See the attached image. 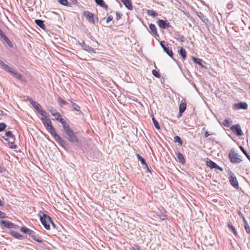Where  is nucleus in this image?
Segmentation results:
<instances>
[{
    "label": "nucleus",
    "mask_w": 250,
    "mask_h": 250,
    "mask_svg": "<svg viewBox=\"0 0 250 250\" xmlns=\"http://www.w3.org/2000/svg\"><path fill=\"white\" fill-rule=\"evenodd\" d=\"M11 71H9L8 72L12 74L16 79H19L21 81H24V79L23 77L18 72L16 71L14 69L12 68L11 69Z\"/></svg>",
    "instance_id": "ddd939ff"
},
{
    "label": "nucleus",
    "mask_w": 250,
    "mask_h": 250,
    "mask_svg": "<svg viewBox=\"0 0 250 250\" xmlns=\"http://www.w3.org/2000/svg\"><path fill=\"white\" fill-rule=\"evenodd\" d=\"M134 250H141L139 247L135 246V248H134Z\"/></svg>",
    "instance_id": "bf43d9fd"
},
{
    "label": "nucleus",
    "mask_w": 250,
    "mask_h": 250,
    "mask_svg": "<svg viewBox=\"0 0 250 250\" xmlns=\"http://www.w3.org/2000/svg\"><path fill=\"white\" fill-rule=\"evenodd\" d=\"M0 36H1V38L2 39L4 36H5L6 35L3 33V32L0 29Z\"/></svg>",
    "instance_id": "5fc2aeb1"
},
{
    "label": "nucleus",
    "mask_w": 250,
    "mask_h": 250,
    "mask_svg": "<svg viewBox=\"0 0 250 250\" xmlns=\"http://www.w3.org/2000/svg\"><path fill=\"white\" fill-rule=\"evenodd\" d=\"M36 24L39 26L41 28L44 29L45 28L43 21L41 20H36L35 21Z\"/></svg>",
    "instance_id": "a878e982"
},
{
    "label": "nucleus",
    "mask_w": 250,
    "mask_h": 250,
    "mask_svg": "<svg viewBox=\"0 0 250 250\" xmlns=\"http://www.w3.org/2000/svg\"><path fill=\"white\" fill-rule=\"evenodd\" d=\"M5 135L6 137L12 139L14 140V135L12 132L10 131H7L5 132Z\"/></svg>",
    "instance_id": "e433bc0d"
},
{
    "label": "nucleus",
    "mask_w": 250,
    "mask_h": 250,
    "mask_svg": "<svg viewBox=\"0 0 250 250\" xmlns=\"http://www.w3.org/2000/svg\"><path fill=\"white\" fill-rule=\"evenodd\" d=\"M116 20H119V19H121L122 15L119 12H116Z\"/></svg>",
    "instance_id": "09e8293b"
},
{
    "label": "nucleus",
    "mask_w": 250,
    "mask_h": 250,
    "mask_svg": "<svg viewBox=\"0 0 250 250\" xmlns=\"http://www.w3.org/2000/svg\"><path fill=\"white\" fill-rule=\"evenodd\" d=\"M78 44L80 46H81L83 49L85 51L88 52H92L93 53H96L94 49L90 47L89 45H87L86 43H85V42H83L82 43H81L80 42H78Z\"/></svg>",
    "instance_id": "9b49d317"
},
{
    "label": "nucleus",
    "mask_w": 250,
    "mask_h": 250,
    "mask_svg": "<svg viewBox=\"0 0 250 250\" xmlns=\"http://www.w3.org/2000/svg\"><path fill=\"white\" fill-rule=\"evenodd\" d=\"M6 127V125L4 123H0V132L2 131L5 129Z\"/></svg>",
    "instance_id": "c03bdc74"
},
{
    "label": "nucleus",
    "mask_w": 250,
    "mask_h": 250,
    "mask_svg": "<svg viewBox=\"0 0 250 250\" xmlns=\"http://www.w3.org/2000/svg\"><path fill=\"white\" fill-rule=\"evenodd\" d=\"M40 221L46 229H50V223H52V220L51 217L48 215L43 213L42 216H40Z\"/></svg>",
    "instance_id": "f03ea898"
},
{
    "label": "nucleus",
    "mask_w": 250,
    "mask_h": 250,
    "mask_svg": "<svg viewBox=\"0 0 250 250\" xmlns=\"http://www.w3.org/2000/svg\"><path fill=\"white\" fill-rule=\"evenodd\" d=\"M83 15L89 21L91 22L93 24L95 23V17L94 14L88 11H85L83 12Z\"/></svg>",
    "instance_id": "0eeeda50"
},
{
    "label": "nucleus",
    "mask_w": 250,
    "mask_h": 250,
    "mask_svg": "<svg viewBox=\"0 0 250 250\" xmlns=\"http://www.w3.org/2000/svg\"><path fill=\"white\" fill-rule=\"evenodd\" d=\"M149 27L150 30H151V32L153 34V36L156 38L159 37V35L157 33V29L156 28L155 25L152 23H151L149 25Z\"/></svg>",
    "instance_id": "dca6fc26"
},
{
    "label": "nucleus",
    "mask_w": 250,
    "mask_h": 250,
    "mask_svg": "<svg viewBox=\"0 0 250 250\" xmlns=\"http://www.w3.org/2000/svg\"><path fill=\"white\" fill-rule=\"evenodd\" d=\"M152 73L156 78H160L161 77V75L159 72L156 71V70H153L152 71Z\"/></svg>",
    "instance_id": "79ce46f5"
},
{
    "label": "nucleus",
    "mask_w": 250,
    "mask_h": 250,
    "mask_svg": "<svg viewBox=\"0 0 250 250\" xmlns=\"http://www.w3.org/2000/svg\"><path fill=\"white\" fill-rule=\"evenodd\" d=\"M192 61L195 63L198 64L199 65H200L202 67H203V64L202 63V60H201L200 59H199V58H196L195 57H192Z\"/></svg>",
    "instance_id": "c85d7f7f"
},
{
    "label": "nucleus",
    "mask_w": 250,
    "mask_h": 250,
    "mask_svg": "<svg viewBox=\"0 0 250 250\" xmlns=\"http://www.w3.org/2000/svg\"><path fill=\"white\" fill-rule=\"evenodd\" d=\"M64 135L66 139L71 143H78L79 140L77 137L76 134L72 130L70 126L64 129Z\"/></svg>",
    "instance_id": "f257e3e1"
},
{
    "label": "nucleus",
    "mask_w": 250,
    "mask_h": 250,
    "mask_svg": "<svg viewBox=\"0 0 250 250\" xmlns=\"http://www.w3.org/2000/svg\"><path fill=\"white\" fill-rule=\"evenodd\" d=\"M58 102L60 103V104H62L63 105H66L67 103L64 100H63L62 98H61V97H59L58 99Z\"/></svg>",
    "instance_id": "a18cd8bd"
},
{
    "label": "nucleus",
    "mask_w": 250,
    "mask_h": 250,
    "mask_svg": "<svg viewBox=\"0 0 250 250\" xmlns=\"http://www.w3.org/2000/svg\"><path fill=\"white\" fill-rule=\"evenodd\" d=\"M58 2L64 6H68L69 5V3L67 0H58Z\"/></svg>",
    "instance_id": "ea45409f"
},
{
    "label": "nucleus",
    "mask_w": 250,
    "mask_h": 250,
    "mask_svg": "<svg viewBox=\"0 0 250 250\" xmlns=\"http://www.w3.org/2000/svg\"><path fill=\"white\" fill-rule=\"evenodd\" d=\"M234 109H247L248 108V104L245 102H240L239 103L235 104L233 105Z\"/></svg>",
    "instance_id": "f8f14e48"
},
{
    "label": "nucleus",
    "mask_w": 250,
    "mask_h": 250,
    "mask_svg": "<svg viewBox=\"0 0 250 250\" xmlns=\"http://www.w3.org/2000/svg\"><path fill=\"white\" fill-rule=\"evenodd\" d=\"M249 89H250V86H249Z\"/></svg>",
    "instance_id": "69168bd1"
},
{
    "label": "nucleus",
    "mask_w": 250,
    "mask_h": 250,
    "mask_svg": "<svg viewBox=\"0 0 250 250\" xmlns=\"http://www.w3.org/2000/svg\"><path fill=\"white\" fill-rule=\"evenodd\" d=\"M3 205V203H2L1 201L0 200V206H2Z\"/></svg>",
    "instance_id": "680f3d73"
},
{
    "label": "nucleus",
    "mask_w": 250,
    "mask_h": 250,
    "mask_svg": "<svg viewBox=\"0 0 250 250\" xmlns=\"http://www.w3.org/2000/svg\"><path fill=\"white\" fill-rule=\"evenodd\" d=\"M186 109V103L185 101H182L180 105H179V113L182 114Z\"/></svg>",
    "instance_id": "412c9836"
},
{
    "label": "nucleus",
    "mask_w": 250,
    "mask_h": 250,
    "mask_svg": "<svg viewBox=\"0 0 250 250\" xmlns=\"http://www.w3.org/2000/svg\"><path fill=\"white\" fill-rule=\"evenodd\" d=\"M229 157L232 163L238 164L241 162V159L239 158L238 154L233 151L230 150Z\"/></svg>",
    "instance_id": "20e7f679"
},
{
    "label": "nucleus",
    "mask_w": 250,
    "mask_h": 250,
    "mask_svg": "<svg viewBox=\"0 0 250 250\" xmlns=\"http://www.w3.org/2000/svg\"><path fill=\"white\" fill-rule=\"evenodd\" d=\"M3 113V111L2 110H0V115H2Z\"/></svg>",
    "instance_id": "0e129e2a"
},
{
    "label": "nucleus",
    "mask_w": 250,
    "mask_h": 250,
    "mask_svg": "<svg viewBox=\"0 0 250 250\" xmlns=\"http://www.w3.org/2000/svg\"><path fill=\"white\" fill-rule=\"evenodd\" d=\"M152 121L155 127L157 129H160V127L159 124L154 117H152Z\"/></svg>",
    "instance_id": "58836bf2"
},
{
    "label": "nucleus",
    "mask_w": 250,
    "mask_h": 250,
    "mask_svg": "<svg viewBox=\"0 0 250 250\" xmlns=\"http://www.w3.org/2000/svg\"><path fill=\"white\" fill-rule=\"evenodd\" d=\"M10 146L12 148H16L17 147L16 145L13 142L10 143Z\"/></svg>",
    "instance_id": "864d4df0"
},
{
    "label": "nucleus",
    "mask_w": 250,
    "mask_h": 250,
    "mask_svg": "<svg viewBox=\"0 0 250 250\" xmlns=\"http://www.w3.org/2000/svg\"><path fill=\"white\" fill-rule=\"evenodd\" d=\"M41 120L46 129L52 125L51 121L47 117H42Z\"/></svg>",
    "instance_id": "4468645a"
},
{
    "label": "nucleus",
    "mask_w": 250,
    "mask_h": 250,
    "mask_svg": "<svg viewBox=\"0 0 250 250\" xmlns=\"http://www.w3.org/2000/svg\"><path fill=\"white\" fill-rule=\"evenodd\" d=\"M38 112L42 116V117H47L46 112L42 109L39 110Z\"/></svg>",
    "instance_id": "49530a36"
},
{
    "label": "nucleus",
    "mask_w": 250,
    "mask_h": 250,
    "mask_svg": "<svg viewBox=\"0 0 250 250\" xmlns=\"http://www.w3.org/2000/svg\"><path fill=\"white\" fill-rule=\"evenodd\" d=\"M177 157L180 163L184 164L185 163V160L183 154L180 152L177 153Z\"/></svg>",
    "instance_id": "b1692460"
},
{
    "label": "nucleus",
    "mask_w": 250,
    "mask_h": 250,
    "mask_svg": "<svg viewBox=\"0 0 250 250\" xmlns=\"http://www.w3.org/2000/svg\"><path fill=\"white\" fill-rule=\"evenodd\" d=\"M244 227L247 232L250 234V227H249L247 222H246L245 224L244 225Z\"/></svg>",
    "instance_id": "37998d69"
},
{
    "label": "nucleus",
    "mask_w": 250,
    "mask_h": 250,
    "mask_svg": "<svg viewBox=\"0 0 250 250\" xmlns=\"http://www.w3.org/2000/svg\"><path fill=\"white\" fill-rule=\"evenodd\" d=\"M232 124V121L229 119H225L224 120L223 125L226 127H229Z\"/></svg>",
    "instance_id": "473e14b6"
},
{
    "label": "nucleus",
    "mask_w": 250,
    "mask_h": 250,
    "mask_svg": "<svg viewBox=\"0 0 250 250\" xmlns=\"http://www.w3.org/2000/svg\"><path fill=\"white\" fill-rule=\"evenodd\" d=\"M28 101L30 104L33 106V107L38 111L40 110L41 109V105L38 103L37 102L34 101L32 99H29Z\"/></svg>",
    "instance_id": "2eb2a0df"
},
{
    "label": "nucleus",
    "mask_w": 250,
    "mask_h": 250,
    "mask_svg": "<svg viewBox=\"0 0 250 250\" xmlns=\"http://www.w3.org/2000/svg\"><path fill=\"white\" fill-rule=\"evenodd\" d=\"M209 135H210V134L208 133V131H206V132H205V136L206 137H208V136H209Z\"/></svg>",
    "instance_id": "4d7b16f0"
},
{
    "label": "nucleus",
    "mask_w": 250,
    "mask_h": 250,
    "mask_svg": "<svg viewBox=\"0 0 250 250\" xmlns=\"http://www.w3.org/2000/svg\"><path fill=\"white\" fill-rule=\"evenodd\" d=\"M56 119L62 125L63 130L70 126L69 124L67 123L61 116L60 117L57 118Z\"/></svg>",
    "instance_id": "6ab92c4d"
},
{
    "label": "nucleus",
    "mask_w": 250,
    "mask_h": 250,
    "mask_svg": "<svg viewBox=\"0 0 250 250\" xmlns=\"http://www.w3.org/2000/svg\"><path fill=\"white\" fill-rule=\"evenodd\" d=\"M179 53L181 55L183 59H185L187 56H186V51L185 49L183 48H181L179 51Z\"/></svg>",
    "instance_id": "72a5a7b5"
},
{
    "label": "nucleus",
    "mask_w": 250,
    "mask_h": 250,
    "mask_svg": "<svg viewBox=\"0 0 250 250\" xmlns=\"http://www.w3.org/2000/svg\"><path fill=\"white\" fill-rule=\"evenodd\" d=\"M113 19V18L111 16H109L107 17V18L106 19V23H108L110 21H111Z\"/></svg>",
    "instance_id": "3c124183"
},
{
    "label": "nucleus",
    "mask_w": 250,
    "mask_h": 250,
    "mask_svg": "<svg viewBox=\"0 0 250 250\" xmlns=\"http://www.w3.org/2000/svg\"><path fill=\"white\" fill-rule=\"evenodd\" d=\"M158 26L162 29H166L171 27L170 23L167 21L158 20L157 21Z\"/></svg>",
    "instance_id": "1a4fd4ad"
},
{
    "label": "nucleus",
    "mask_w": 250,
    "mask_h": 250,
    "mask_svg": "<svg viewBox=\"0 0 250 250\" xmlns=\"http://www.w3.org/2000/svg\"><path fill=\"white\" fill-rule=\"evenodd\" d=\"M242 219H243V221L244 222V225L245 224L246 222H247L245 218L244 217V216H243L242 217Z\"/></svg>",
    "instance_id": "13d9d810"
},
{
    "label": "nucleus",
    "mask_w": 250,
    "mask_h": 250,
    "mask_svg": "<svg viewBox=\"0 0 250 250\" xmlns=\"http://www.w3.org/2000/svg\"><path fill=\"white\" fill-rule=\"evenodd\" d=\"M229 175V179L230 184L235 188H238L239 184L234 174L230 171Z\"/></svg>",
    "instance_id": "39448f33"
},
{
    "label": "nucleus",
    "mask_w": 250,
    "mask_h": 250,
    "mask_svg": "<svg viewBox=\"0 0 250 250\" xmlns=\"http://www.w3.org/2000/svg\"><path fill=\"white\" fill-rule=\"evenodd\" d=\"M55 139L62 146H63L65 144V141L63 140H62L59 135L57 136V137L55 138Z\"/></svg>",
    "instance_id": "7c9ffc66"
},
{
    "label": "nucleus",
    "mask_w": 250,
    "mask_h": 250,
    "mask_svg": "<svg viewBox=\"0 0 250 250\" xmlns=\"http://www.w3.org/2000/svg\"><path fill=\"white\" fill-rule=\"evenodd\" d=\"M0 65L1 66V68L9 72V71H11V68L9 67L8 65L5 64L2 60L0 59Z\"/></svg>",
    "instance_id": "5701e85b"
},
{
    "label": "nucleus",
    "mask_w": 250,
    "mask_h": 250,
    "mask_svg": "<svg viewBox=\"0 0 250 250\" xmlns=\"http://www.w3.org/2000/svg\"><path fill=\"white\" fill-rule=\"evenodd\" d=\"M136 156L138 158V160L140 161L141 164L145 166L144 168H146L148 171L150 172V170H149L145 160L139 154H137Z\"/></svg>",
    "instance_id": "f3484780"
},
{
    "label": "nucleus",
    "mask_w": 250,
    "mask_h": 250,
    "mask_svg": "<svg viewBox=\"0 0 250 250\" xmlns=\"http://www.w3.org/2000/svg\"><path fill=\"white\" fill-rule=\"evenodd\" d=\"M20 230L21 232L27 234L31 237L35 241L39 242L42 243V241L41 239L38 238L36 235V233L32 230L27 228L25 227H22L21 228Z\"/></svg>",
    "instance_id": "7ed1b4c3"
},
{
    "label": "nucleus",
    "mask_w": 250,
    "mask_h": 250,
    "mask_svg": "<svg viewBox=\"0 0 250 250\" xmlns=\"http://www.w3.org/2000/svg\"><path fill=\"white\" fill-rule=\"evenodd\" d=\"M2 39L4 40V41L7 43L10 47H12V43L9 40V39L7 38L6 36H4V37L2 38Z\"/></svg>",
    "instance_id": "f704fd0d"
},
{
    "label": "nucleus",
    "mask_w": 250,
    "mask_h": 250,
    "mask_svg": "<svg viewBox=\"0 0 250 250\" xmlns=\"http://www.w3.org/2000/svg\"><path fill=\"white\" fill-rule=\"evenodd\" d=\"M0 225L9 229L13 228L14 226V224L12 222L5 220H1L0 221Z\"/></svg>",
    "instance_id": "a211bd4d"
},
{
    "label": "nucleus",
    "mask_w": 250,
    "mask_h": 250,
    "mask_svg": "<svg viewBox=\"0 0 250 250\" xmlns=\"http://www.w3.org/2000/svg\"><path fill=\"white\" fill-rule=\"evenodd\" d=\"M5 217H6L5 213L0 210V218H5Z\"/></svg>",
    "instance_id": "8fccbe9b"
},
{
    "label": "nucleus",
    "mask_w": 250,
    "mask_h": 250,
    "mask_svg": "<svg viewBox=\"0 0 250 250\" xmlns=\"http://www.w3.org/2000/svg\"><path fill=\"white\" fill-rule=\"evenodd\" d=\"M206 165L208 167H210V168H216L217 169H219L220 171H223V169L220 167V166H218L216 163H215L214 162L210 160H207L206 162Z\"/></svg>",
    "instance_id": "9d476101"
},
{
    "label": "nucleus",
    "mask_w": 250,
    "mask_h": 250,
    "mask_svg": "<svg viewBox=\"0 0 250 250\" xmlns=\"http://www.w3.org/2000/svg\"><path fill=\"white\" fill-rule=\"evenodd\" d=\"M183 38H184V37L183 36H181L180 35H178L176 39L178 41H179L181 42H184Z\"/></svg>",
    "instance_id": "de8ad7c7"
},
{
    "label": "nucleus",
    "mask_w": 250,
    "mask_h": 250,
    "mask_svg": "<svg viewBox=\"0 0 250 250\" xmlns=\"http://www.w3.org/2000/svg\"><path fill=\"white\" fill-rule=\"evenodd\" d=\"M10 146L12 148H16L17 147L16 145L13 142L10 143Z\"/></svg>",
    "instance_id": "603ef678"
},
{
    "label": "nucleus",
    "mask_w": 250,
    "mask_h": 250,
    "mask_svg": "<svg viewBox=\"0 0 250 250\" xmlns=\"http://www.w3.org/2000/svg\"><path fill=\"white\" fill-rule=\"evenodd\" d=\"M160 45L161 47L163 48L164 51L171 58H173V53L171 49H170L168 44H166V42L165 41H161L160 42Z\"/></svg>",
    "instance_id": "423d86ee"
},
{
    "label": "nucleus",
    "mask_w": 250,
    "mask_h": 250,
    "mask_svg": "<svg viewBox=\"0 0 250 250\" xmlns=\"http://www.w3.org/2000/svg\"><path fill=\"white\" fill-rule=\"evenodd\" d=\"M70 103L71 104L74 110L80 111V106L78 105L76 103H73L72 101H70Z\"/></svg>",
    "instance_id": "2f4dec72"
},
{
    "label": "nucleus",
    "mask_w": 250,
    "mask_h": 250,
    "mask_svg": "<svg viewBox=\"0 0 250 250\" xmlns=\"http://www.w3.org/2000/svg\"><path fill=\"white\" fill-rule=\"evenodd\" d=\"M49 111L51 113V114L56 119L58 117H60L61 115L59 113H58L55 109L52 108L51 109H49Z\"/></svg>",
    "instance_id": "bb28decb"
},
{
    "label": "nucleus",
    "mask_w": 250,
    "mask_h": 250,
    "mask_svg": "<svg viewBox=\"0 0 250 250\" xmlns=\"http://www.w3.org/2000/svg\"><path fill=\"white\" fill-rule=\"evenodd\" d=\"M227 226L229 229L231 230L235 235H237V232L231 223H228Z\"/></svg>",
    "instance_id": "cd10ccee"
},
{
    "label": "nucleus",
    "mask_w": 250,
    "mask_h": 250,
    "mask_svg": "<svg viewBox=\"0 0 250 250\" xmlns=\"http://www.w3.org/2000/svg\"><path fill=\"white\" fill-rule=\"evenodd\" d=\"M240 149L241 151L245 154V155L246 156L247 158L250 161V156L248 154L246 150L244 148V147L242 146L240 147Z\"/></svg>",
    "instance_id": "a19ab883"
},
{
    "label": "nucleus",
    "mask_w": 250,
    "mask_h": 250,
    "mask_svg": "<svg viewBox=\"0 0 250 250\" xmlns=\"http://www.w3.org/2000/svg\"><path fill=\"white\" fill-rule=\"evenodd\" d=\"M146 13L148 16L152 17H156L158 15L157 13L152 10H147Z\"/></svg>",
    "instance_id": "c756f323"
},
{
    "label": "nucleus",
    "mask_w": 250,
    "mask_h": 250,
    "mask_svg": "<svg viewBox=\"0 0 250 250\" xmlns=\"http://www.w3.org/2000/svg\"><path fill=\"white\" fill-rule=\"evenodd\" d=\"M227 8L229 9H231L232 8V5L231 3H228L227 4Z\"/></svg>",
    "instance_id": "6e6d98bb"
},
{
    "label": "nucleus",
    "mask_w": 250,
    "mask_h": 250,
    "mask_svg": "<svg viewBox=\"0 0 250 250\" xmlns=\"http://www.w3.org/2000/svg\"><path fill=\"white\" fill-rule=\"evenodd\" d=\"M232 131L237 136H242L243 133L239 124L233 125L230 127Z\"/></svg>",
    "instance_id": "6e6552de"
},
{
    "label": "nucleus",
    "mask_w": 250,
    "mask_h": 250,
    "mask_svg": "<svg viewBox=\"0 0 250 250\" xmlns=\"http://www.w3.org/2000/svg\"><path fill=\"white\" fill-rule=\"evenodd\" d=\"M95 1L96 3L101 7L104 8L105 9H107L108 6L105 4L103 0H95Z\"/></svg>",
    "instance_id": "4be33fe9"
},
{
    "label": "nucleus",
    "mask_w": 250,
    "mask_h": 250,
    "mask_svg": "<svg viewBox=\"0 0 250 250\" xmlns=\"http://www.w3.org/2000/svg\"><path fill=\"white\" fill-rule=\"evenodd\" d=\"M13 235L15 238L21 240L23 238V236L18 232H13Z\"/></svg>",
    "instance_id": "c9c22d12"
},
{
    "label": "nucleus",
    "mask_w": 250,
    "mask_h": 250,
    "mask_svg": "<svg viewBox=\"0 0 250 250\" xmlns=\"http://www.w3.org/2000/svg\"><path fill=\"white\" fill-rule=\"evenodd\" d=\"M122 1L127 9L130 10H132V5L130 0H122Z\"/></svg>",
    "instance_id": "aec40b11"
},
{
    "label": "nucleus",
    "mask_w": 250,
    "mask_h": 250,
    "mask_svg": "<svg viewBox=\"0 0 250 250\" xmlns=\"http://www.w3.org/2000/svg\"><path fill=\"white\" fill-rule=\"evenodd\" d=\"M174 141L175 142L178 143L180 145H182L183 144V141L181 138L179 137L178 136H176L174 138Z\"/></svg>",
    "instance_id": "4c0bfd02"
},
{
    "label": "nucleus",
    "mask_w": 250,
    "mask_h": 250,
    "mask_svg": "<svg viewBox=\"0 0 250 250\" xmlns=\"http://www.w3.org/2000/svg\"><path fill=\"white\" fill-rule=\"evenodd\" d=\"M50 224L52 225V227L55 228V224L52 221V223H50Z\"/></svg>",
    "instance_id": "052dcab7"
},
{
    "label": "nucleus",
    "mask_w": 250,
    "mask_h": 250,
    "mask_svg": "<svg viewBox=\"0 0 250 250\" xmlns=\"http://www.w3.org/2000/svg\"><path fill=\"white\" fill-rule=\"evenodd\" d=\"M239 214L242 217L244 216L240 212L239 213Z\"/></svg>",
    "instance_id": "e2e57ef3"
},
{
    "label": "nucleus",
    "mask_w": 250,
    "mask_h": 250,
    "mask_svg": "<svg viewBox=\"0 0 250 250\" xmlns=\"http://www.w3.org/2000/svg\"><path fill=\"white\" fill-rule=\"evenodd\" d=\"M47 130L54 137V138H56L57 136H59L56 132L55 129L52 125L50 126L48 129H47Z\"/></svg>",
    "instance_id": "393cba45"
}]
</instances>
